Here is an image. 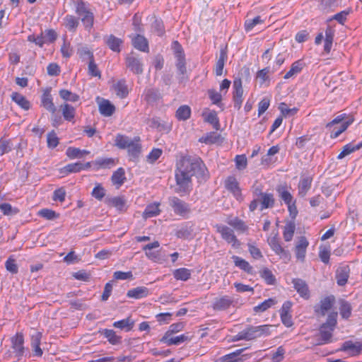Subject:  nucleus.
I'll list each match as a JSON object with an SVG mask.
<instances>
[{
    "label": "nucleus",
    "instance_id": "54",
    "mask_svg": "<svg viewBox=\"0 0 362 362\" xmlns=\"http://www.w3.org/2000/svg\"><path fill=\"white\" fill-rule=\"evenodd\" d=\"M276 300L273 298H268L265 300L262 303L256 305L254 308V311L256 313H262L267 310L268 308H271L272 305H275Z\"/></svg>",
    "mask_w": 362,
    "mask_h": 362
},
{
    "label": "nucleus",
    "instance_id": "22",
    "mask_svg": "<svg viewBox=\"0 0 362 362\" xmlns=\"http://www.w3.org/2000/svg\"><path fill=\"white\" fill-rule=\"evenodd\" d=\"M350 269L348 266L338 268L336 271V279L339 286H344L348 281Z\"/></svg>",
    "mask_w": 362,
    "mask_h": 362
},
{
    "label": "nucleus",
    "instance_id": "44",
    "mask_svg": "<svg viewBox=\"0 0 362 362\" xmlns=\"http://www.w3.org/2000/svg\"><path fill=\"white\" fill-rule=\"evenodd\" d=\"M295 230L296 225L293 222L289 221L285 225L283 231V236L285 241L289 242L292 240Z\"/></svg>",
    "mask_w": 362,
    "mask_h": 362
},
{
    "label": "nucleus",
    "instance_id": "33",
    "mask_svg": "<svg viewBox=\"0 0 362 362\" xmlns=\"http://www.w3.org/2000/svg\"><path fill=\"white\" fill-rule=\"evenodd\" d=\"M243 350V349H240L226 354L220 358L219 362H241L244 360L242 356H240Z\"/></svg>",
    "mask_w": 362,
    "mask_h": 362
},
{
    "label": "nucleus",
    "instance_id": "14",
    "mask_svg": "<svg viewBox=\"0 0 362 362\" xmlns=\"http://www.w3.org/2000/svg\"><path fill=\"white\" fill-rule=\"evenodd\" d=\"M233 300L229 296H223L216 298L213 303V308L216 310H225L233 303Z\"/></svg>",
    "mask_w": 362,
    "mask_h": 362
},
{
    "label": "nucleus",
    "instance_id": "59",
    "mask_svg": "<svg viewBox=\"0 0 362 362\" xmlns=\"http://www.w3.org/2000/svg\"><path fill=\"white\" fill-rule=\"evenodd\" d=\"M340 314L344 319H348L351 314V306L349 303L342 301L339 308Z\"/></svg>",
    "mask_w": 362,
    "mask_h": 362
},
{
    "label": "nucleus",
    "instance_id": "6",
    "mask_svg": "<svg viewBox=\"0 0 362 362\" xmlns=\"http://www.w3.org/2000/svg\"><path fill=\"white\" fill-rule=\"evenodd\" d=\"M169 205L176 215L187 217L190 213L189 205L176 197L169 198Z\"/></svg>",
    "mask_w": 362,
    "mask_h": 362
},
{
    "label": "nucleus",
    "instance_id": "57",
    "mask_svg": "<svg viewBox=\"0 0 362 362\" xmlns=\"http://www.w3.org/2000/svg\"><path fill=\"white\" fill-rule=\"evenodd\" d=\"M152 30L158 36H163L165 33L163 23L161 20L155 19L151 25Z\"/></svg>",
    "mask_w": 362,
    "mask_h": 362
},
{
    "label": "nucleus",
    "instance_id": "7",
    "mask_svg": "<svg viewBox=\"0 0 362 362\" xmlns=\"http://www.w3.org/2000/svg\"><path fill=\"white\" fill-rule=\"evenodd\" d=\"M11 348L13 349L16 356L18 357V360L20 361L25 351L23 334L21 332H17L11 338Z\"/></svg>",
    "mask_w": 362,
    "mask_h": 362
},
{
    "label": "nucleus",
    "instance_id": "13",
    "mask_svg": "<svg viewBox=\"0 0 362 362\" xmlns=\"http://www.w3.org/2000/svg\"><path fill=\"white\" fill-rule=\"evenodd\" d=\"M187 340H189V337L185 334L173 336V334H165L161 338L160 341L167 344L168 346H171L179 345Z\"/></svg>",
    "mask_w": 362,
    "mask_h": 362
},
{
    "label": "nucleus",
    "instance_id": "12",
    "mask_svg": "<svg viewBox=\"0 0 362 362\" xmlns=\"http://www.w3.org/2000/svg\"><path fill=\"white\" fill-rule=\"evenodd\" d=\"M292 284H293V288L301 298L305 300L309 299L310 296V289L308 285L304 280L298 278L293 279Z\"/></svg>",
    "mask_w": 362,
    "mask_h": 362
},
{
    "label": "nucleus",
    "instance_id": "23",
    "mask_svg": "<svg viewBox=\"0 0 362 362\" xmlns=\"http://www.w3.org/2000/svg\"><path fill=\"white\" fill-rule=\"evenodd\" d=\"M269 245L276 255L285 258L288 257V252L281 245L278 238L276 236L269 240Z\"/></svg>",
    "mask_w": 362,
    "mask_h": 362
},
{
    "label": "nucleus",
    "instance_id": "32",
    "mask_svg": "<svg viewBox=\"0 0 362 362\" xmlns=\"http://www.w3.org/2000/svg\"><path fill=\"white\" fill-rule=\"evenodd\" d=\"M126 180L124 170L122 168H118L112 175L111 180L117 188L120 187Z\"/></svg>",
    "mask_w": 362,
    "mask_h": 362
},
{
    "label": "nucleus",
    "instance_id": "38",
    "mask_svg": "<svg viewBox=\"0 0 362 362\" xmlns=\"http://www.w3.org/2000/svg\"><path fill=\"white\" fill-rule=\"evenodd\" d=\"M159 206L160 204L157 202L147 205L143 213V217L148 218L158 216L160 212Z\"/></svg>",
    "mask_w": 362,
    "mask_h": 362
},
{
    "label": "nucleus",
    "instance_id": "56",
    "mask_svg": "<svg viewBox=\"0 0 362 362\" xmlns=\"http://www.w3.org/2000/svg\"><path fill=\"white\" fill-rule=\"evenodd\" d=\"M203 116L204 117L205 121L210 123L214 127H216L219 124L218 118L216 111L211 110L207 112H204Z\"/></svg>",
    "mask_w": 362,
    "mask_h": 362
},
{
    "label": "nucleus",
    "instance_id": "41",
    "mask_svg": "<svg viewBox=\"0 0 362 362\" xmlns=\"http://www.w3.org/2000/svg\"><path fill=\"white\" fill-rule=\"evenodd\" d=\"M90 153L87 150H81L75 147H69L66 149V155L71 159L81 158Z\"/></svg>",
    "mask_w": 362,
    "mask_h": 362
},
{
    "label": "nucleus",
    "instance_id": "18",
    "mask_svg": "<svg viewBox=\"0 0 362 362\" xmlns=\"http://www.w3.org/2000/svg\"><path fill=\"white\" fill-rule=\"evenodd\" d=\"M334 303V296L325 297L320 300V306L318 308H315V312L324 316L326 313L332 308Z\"/></svg>",
    "mask_w": 362,
    "mask_h": 362
},
{
    "label": "nucleus",
    "instance_id": "4",
    "mask_svg": "<svg viewBox=\"0 0 362 362\" xmlns=\"http://www.w3.org/2000/svg\"><path fill=\"white\" fill-rule=\"evenodd\" d=\"M353 121L352 118L346 119V114H341L336 117L326 126L330 132V137L332 139L337 138L348 128Z\"/></svg>",
    "mask_w": 362,
    "mask_h": 362
},
{
    "label": "nucleus",
    "instance_id": "58",
    "mask_svg": "<svg viewBox=\"0 0 362 362\" xmlns=\"http://www.w3.org/2000/svg\"><path fill=\"white\" fill-rule=\"evenodd\" d=\"M160 98V92L156 89H148L145 92V99L148 103H153L156 101Z\"/></svg>",
    "mask_w": 362,
    "mask_h": 362
},
{
    "label": "nucleus",
    "instance_id": "24",
    "mask_svg": "<svg viewBox=\"0 0 362 362\" xmlns=\"http://www.w3.org/2000/svg\"><path fill=\"white\" fill-rule=\"evenodd\" d=\"M99 112L105 117L111 116L115 110V106L108 100L102 99L98 103Z\"/></svg>",
    "mask_w": 362,
    "mask_h": 362
},
{
    "label": "nucleus",
    "instance_id": "60",
    "mask_svg": "<svg viewBox=\"0 0 362 362\" xmlns=\"http://www.w3.org/2000/svg\"><path fill=\"white\" fill-rule=\"evenodd\" d=\"M337 315L338 314L337 312L330 313L328 315L327 321L324 324H322V325L334 329L337 325Z\"/></svg>",
    "mask_w": 362,
    "mask_h": 362
},
{
    "label": "nucleus",
    "instance_id": "55",
    "mask_svg": "<svg viewBox=\"0 0 362 362\" xmlns=\"http://www.w3.org/2000/svg\"><path fill=\"white\" fill-rule=\"evenodd\" d=\"M358 149L359 146H358V144L354 145L351 143L348 144L343 147V149L341 151V153L338 155L337 158L342 159L346 156L351 154V153Z\"/></svg>",
    "mask_w": 362,
    "mask_h": 362
},
{
    "label": "nucleus",
    "instance_id": "17",
    "mask_svg": "<svg viewBox=\"0 0 362 362\" xmlns=\"http://www.w3.org/2000/svg\"><path fill=\"white\" fill-rule=\"evenodd\" d=\"M308 241L305 237H300L296 244L295 252L297 259L303 261L305 257Z\"/></svg>",
    "mask_w": 362,
    "mask_h": 362
},
{
    "label": "nucleus",
    "instance_id": "34",
    "mask_svg": "<svg viewBox=\"0 0 362 362\" xmlns=\"http://www.w3.org/2000/svg\"><path fill=\"white\" fill-rule=\"evenodd\" d=\"M232 259L233 260V262L235 265V267L240 268V269L243 270L244 272L248 273V274H252L253 269L252 267L249 264L248 262L245 260L244 259L238 257V256H233Z\"/></svg>",
    "mask_w": 362,
    "mask_h": 362
},
{
    "label": "nucleus",
    "instance_id": "26",
    "mask_svg": "<svg viewBox=\"0 0 362 362\" xmlns=\"http://www.w3.org/2000/svg\"><path fill=\"white\" fill-rule=\"evenodd\" d=\"M79 25L78 18L68 14L63 18V25L70 32L75 33Z\"/></svg>",
    "mask_w": 362,
    "mask_h": 362
},
{
    "label": "nucleus",
    "instance_id": "42",
    "mask_svg": "<svg viewBox=\"0 0 362 362\" xmlns=\"http://www.w3.org/2000/svg\"><path fill=\"white\" fill-rule=\"evenodd\" d=\"M279 196L281 199L287 205L295 202L292 194L288 191L287 187L285 186H280L277 189Z\"/></svg>",
    "mask_w": 362,
    "mask_h": 362
},
{
    "label": "nucleus",
    "instance_id": "19",
    "mask_svg": "<svg viewBox=\"0 0 362 362\" xmlns=\"http://www.w3.org/2000/svg\"><path fill=\"white\" fill-rule=\"evenodd\" d=\"M260 211L266 209L272 208L274 205L275 199L272 193L260 192Z\"/></svg>",
    "mask_w": 362,
    "mask_h": 362
},
{
    "label": "nucleus",
    "instance_id": "47",
    "mask_svg": "<svg viewBox=\"0 0 362 362\" xmlns=\"http://www.w3.org/2000/svg\"><path fill=\"white\" fill-rule=\"evenodd\" d=\"M191 271L187 268H180L173 272V276L177 280L187 281L191 276Z\"/></svg>",
    "mask_w": 362,
    "mask_h": 362
},
{
    "label": "nucleus",
    "instance_id": "35",
    "mask_svg": "<svg viewBox=\"0 0 362 362\" xmlns=\"http://www.w3.org/2000/svg\"><path fill=\"white\" fill-rule=\"evenodd\" d=\"M334 330L332 328L322 325L320 329V342H319V344L330 343Z\"/></svg>",
    "mask_w": 362,
    "mask_h": 362
},
{
    "label": "nucleus",
    "instance_id": "10",
    "mask_svg": "<svg viewBox=\"0 0 362 362\" xmlns=\"http://www.w3.org/2000/svg\"><path fill=\"white\" fill-rule=\"evenodd\" d=\"M226 188L230 191L238 201L243 200V196L239 187V183L234 176H229L225 181Z\"/></svg>",
    "mask_w": 362,
    "mask_h": 362
},
{
    "label": "nucleus",
    "instance_id": "25",
    "mask_svg": "<svg viewBox=\"0 0 362 362\" xmlns=\"http://www.w3.org/2000/svg\"><path fill=\"white\" fill-rule=\"evenodd\" d=\"M133 46L144 52H148V42L147 40L142 35H136L134 36L132 40Z\"/></svg>",
    "mask_w": 362,
    "mask_h": 362
},
{
    "label": "nucleus",
    "instance_id": "45",
    "mask_svg": "<svg viewBox=\"0 0 362 362\" xmlns=\"http://www.w3.org/2000/svg\"><path fill=\"white\" fill-rule=\"evenodd\" d=\"M12 100L25 110H28L30 108L29 101L20 93H13L12 94Z\"/></svg>",
    "mask_w": 362,
    "mask_h": 362
},
{
    "label": "nucleus",
    "instance_id": "61",
    "mask_svg": "<svg viewBox=\"0 0 362 362\" xmlns=\"http://www.w3.org/2000/svg\"><path fill=\"white\" fill-rule=\"evenodd\" d=\"M13 145L9 140L0 139V155L3 156L12 150Z\"/></svg>",
    "mask_w": 362,
    "mask_h": 362
},
{
    "label": "nucleus",
    "instance_id": "8",
    "mask_svg": "<svg viewBox=\"0 0 362 362\" xmlns=\"http://www.w3.org/2000/svg\"><path fill=\"white\" fill-rule=\"evenodd\" d=\"M127 67L135 74H141L144 71V64L141 59L134 54L127 55L125 59Z\"/></svg>",
    "mask_w": 362,
    "mask_h": 362
},
{
    "label": "nucleus",
    "instance_id": "53",
    "mask_svg": "<svg viewBox=\"0 0 362 362\" xmlns=\"http://www.w3.org/2000/svg\"><path fill=\"white\" fill-rule=\"evenodd\" d=\"M176 66L181 74L186 72L185 54L183 52H178L176 54Z\"/></svg>",
    "mask_w": 362,
    "mask_h": 362
},
{
    "label": "nucleus",
    "instance_id": "51",
    "mask_svg": "<svg viewBox=\"0 0 362 362\" xmlns=\"http://www.w3.org/2000/svg\"><path fill=\"white\" fill-rule=\"evenodd\" d=\"M191 115L190 107L187 105L180 106L176 111V117L179 120H186Z\"/></svg>",
    "mask_w": 362,
    "mask_h": 362
},
{
    "label": "nucleus",
    "instance_id": "46",
    "mask_svg": "<svg viewBox=\"0 0 362 362\" xmlns=\"http://www.w3.org/2000/svg\"><path fill=\"white\" fill-rule=\"evenodd\" d=\"M264 23L261 16H257L252 19L248 18L245 21L244 27L246 32L251 31L255 26Z\"/></svg>",
    "mask_w": 362,
    "mask_h": 362
},
{
    "label": "nucleus",
    "instance_id": "15",
    "mask_svg": "<svg viewBox=\"0 0 362 362\" xmlns=\"http://www.w3.org/2000/svg\"><path fill=\"white\" fill-rule=\"evenodd\" d=\"M42 105L49 112L54 113L57 108L53 103V99L49 89H46L41 98Z\"/></svg>",
    "mask_w": 362,
    "mask_h": 362
},
{
    "label": "nucleus",
    "instance_id": "3",
    "mask_svg": "<svg viewBox=\"0 0 362 362\" xmlns=\"http://www.w3.org/2000/svg\"><path fill=\"white\" fill-rule=\"evenodd\" d=\"M75 13L81 20L84 28L90 32L93 27L95 16L88 4L83 1H75Z\"/></svg>",
    "mask_w": 362,
    "mask_h": 362
},
{
    "label": "nucleus",
    "instance_id": "2",
    "mask_svg": "<svg viewBox=\"0 0 362 362\" xmlns=\"http://www.w3.org/2000/svg\"><path fill=\"white\" fill-rule=\"evenodd\" d=\"M271 327V325H268L248 327L238 332L237 334L234 335L232 338V341H250L257 338L267 337L270 334Z\"/></svg>",
    "mask_w": 362,
    "mask_h": 362
},
{
    "label": "nucleus",
    "instance_id": "64",
    "mask_svg": "<svg viewBox=\"0 0 362 362\" xmlns=\"http://www.w3.org/2000/svg\"><path fill=\"white\" fill-rule=\"evenodd\" d=\"M5 267L7 271L11 274H14L18 273V268L14 259L9 257L5 262Z\"/></svg>",
    "mask_w": 362,
    "mask_h": 362
},
{
    "label": "nucleus",
    "instance_id": "40",
    "mask_svg": "<svg viewBox=\"0 0 362 362\" xmlns=\"http://www.w3.org/2000/svg\"><path fill=\"white\" fill-rule=\"evenodd\" d=\"M304 62L302 60H298L291 64L290 70L285 74L284 78L288 79L293 76L299 74L304 67Z\"/></svg>",
    "mask_w": 362,
    "mask_h": 362
},
{
    "label": "nucleus",
    "instance_id": "39",
    "mask_svg": "<svg viewBox=\"0 0 362 362\" xmlns=\"http://www.w3.org/2000/svg\"><path fill=\"white\" fill-rule=\"evenodd\" d=\"M227 59V52L225 49H222L220 51L219 57L216 63L215 74L216 76H221L225 65V62Z\"/></svg>",
    "mask_w": 362,
    "mask_h": 362
},
{
    "label": "nucleus",
    "instance_id": "63",
    "mask_svg": "<svg viewBox=\"0 0 362 362\" xmlns=\"http://www.w3.org/2000/svg\"><path fill=\"white\" fill-rule=\"evenodd\" d=\"M261 276L265 280L267 284L272 285L274 284L275 277L269 269H264L261 272Z\"/></svg>",
    "mask_w": 362,
    "mask_h": 362
},
{
    "label": "nucleus",
    "instance_id": "30",
    "mask_svg": "<svg viewBox=\"0 0 362 362\" xmlns=\"http://www.w3.org/2000/svg\"><path fill=\"white\" fill-rule=\"evenodd\" d=\"M312 178L310 177H302L298 184V195L301 197L305 196L311 187Z\"/></svg>",
    "mask_w": 362,
    "mask_h": 362
},
{
    "label": "nucleus",
    "instance_id": "31",
    "mask_svg": "<svg viewBox=\"0 0 362 362\" xmlns=\"http://www.w3.org/2000/svg\"><path fill=\"white\" fill-rule=\"evenodd\" d=\"M60 110L65 120L71 122L76 115V109L72 105L64 103L60 105Z\"/></svg>",
    "mask_w": 362,
    "mask_h": 362
},
{
    "label": "nucleus",
    "instance_id": "5",
    "mask_svg": "<svg viewBox=\"0 0 362 362\" xmlns=\"http://www.w3.org/2000/svg\"><path fill=\"white\" fill-rule=\"evenodd\" d=\"M215 228L216 231L221 234V238L225 241L228 244H230L233 247H239L240 245V241L237 239L233 229L221 224L216 225Z\"/></svg>",
    "mask_w": 362,
    "mask_h": 362
},
{
    "label": "nucleus",
    "instance_id": "21",
    "mask_svg": "<svg viewBox=\"0 0 362 362\" xmlns=\"http://www.w3.org/2000/svg\"><path fill=\"white\" fill-rule=\"evenodd\" d=\"M105 42L108 47L113 52H119L121 49L120 47L123 43L122 39L115 37L113 35H110L105 37Z\"/></svg>",
    "mask_w": 362,
    "mask_h": 362
},
{
    "label": "nucleus",
    "instance_id": "29",
    "mask_svg": "<svg viewBox=\"0 0 362 362\" xmlns=\"http://www.w3.org/2000/svg\"><path fill=\"white\" fill-rule=\"evenodd\" d=\"M91 165L90 162L82 163L81 162H77L74 163H70L66 165L64 170L67 173H78L83 170H87L90 168Z\"/></svg>",
    "mask_w": 362,
    "mask_h": 362
},
{
    "label": "nucleus",
    "instance_id": "11",
    "mask_svg": "<svg viewBox=\"0 0 362 362\" xmlns=\"http://www.w3.org/2000/svg\"><path fill=\"white\" fill-rule=\"evenodd\" d=\"M159 247V242L154 241L144 245L142 250L145 252V255L148 259L155 262H159L161 260L159 251H153V249L158 248Z\"/></svg>",
    "mask_w": 362,
    "mask_h": 362
},
{
    "label": "nucleus",
    "instance_id": "52",
    "mask_svg": "<svg viewBox=\"0 0 362 362\" xmlns=\"http://www.w3.org/2000/svg\"><path fill=\"white\" fill-rule=\"evenodd\" d=\"M228 223L236 230L244 232L247 229L245 222L237 217L228 220Z\"/></svg>",
    "mask_w": 362,
    "mask_h": 362
},
{
    "label": "nucleus",
    "instance_id": "37",
    "mask_svg": "<svg viewBox=\"0 0 362 362\" xmlns=\"http://www.w3.org/2000/svg\"><path fill=\"white\" fill-rule=\"evenodd\" d=\"M85 54L90 59L88 63V74L91 76L98 77L100 78L101 77V73L93 60V54L89 51H86Z\"/></svg>",
    "mask_w": 362,
    "mask_h": 362
},
{
    "label": "nucleus",
    "instance_id": "16",
    "mask_svg": "<svg viewBox=\"0 0 362 362\" xmlns=\"http://www.w3.org/2000/svg\"><path fill=\"white\" fill-rule=\"evenodd\" d=\"M150 294L149 289L145 286H138L127 291V296L134 299H141Z\"/></svg>",
    "mask_w": 362,
    "mask_h": 362
},
{
    "label": "nucleus",
    "instance_id": "28",
    "mask_svg": "<svg viewBox=\"0 0 362 362\" xmlns=\"http://www.w3.org/2000/svg\"><path fill=\"white\" fill-rule=\"evenodd\" d=\"M139 141L140 139L139 137H134V141L127 148L129 156L132 159L137 158L141 153V146Z\"/></svg>",
    "mask_w": 362,
    "mask_h": 362
},
{
    "label": "nucleus",
    "instance_id": "20",
    "mask_svg": "<svg viewBox=\"0 0 362 362\" xmlns=\"http://www.w3.org/2000/svg\"><path fill=\"white\" fill-rule=\"evenodd\" d=\"M42 339V333L40 332H35L31 336V346L33 349L35 356L41 357L43 351L40 348V342Z\"/></svg>",
    "mask_w": 362,
    "mask_h": 362
},
{
    "label": "nucleus",
    "instance_id": "9",
    "mask_svg": "<svg viewBox=\"0 0 362 362\" xmlns=\"http://www.w3.org/2000/svg\"><path fill=\"white\" fill-rule=\"evenodd\" d=\"M233 103L234 107L240 110L243 103V88L242 86V81L240 78H236L233 81Z\"/></svg>",
    "mask_w": 362,
    "mask_h": 362
},
{
    "label": "nucleus",
    "instance_id": "50",
    "mask_svg": "<svg viewBox=\"0 0 362 362\" xmlns=\"http://www.w3.org/2000/svg\"><path fill=\"white\" fill-rule=\"evenodd\" d=\"M103 334L112 344H118L121 341V337L117 336L113 329H105L103 330Z\"/></svg>",
    "mask_w": 362,
    "mask_h": 362
},
{
    "label": "nucleus",
    "instance_id": "1",
    "mask_svg": "<svg viewBox=\"0 0 362 362\" xmlns=\"http://www.w3.org/2000/svg\"><path fill=\"white\" fill-rule=\"evenodd\" d=\"M207 177V169L199 157L184 156L177 163L175 171L176 181L175 192L182 195L192 189V177Z\"/></svg>",
    "mask_w": 362,
    "mask_h": 362
},
{
    "label": "nucleus",
    "instance_id": "43",
    "mask_svg": "<svg viewBox=\"0 0 362 362\" xmlns=\"http://www.w3.org/2000/svg\"><path fill=\"white\" fill-rule=\"evenodd\" d=\"M133 141L134 139L124 135L118 134L115 138V145L119 148L127 149Z\"/></svg>",
    "mask_w": 362,
    "mask_h": 362
},
{
    "label": "nucleus",
    "instance_id": "36",
    "mask_svg": "<svg viewBox=\"0 0 362 362\" xmlns=\"http://www.w3.org/2000/svg\"><path fill=\"white\" fill-rule=\"evenodd\" d=\"M362 349V344L360 342H353L351 341H345L341 347V350L349 351L352 354H359Z\"/></svg>",
    "mask_w": 362,
    "mask_h": 362
},
{
    "label": "nucleus",
    "instance_id": "62",
    "mask_svg": "<svg viewBox=\"0 0 362 362\" xmlns=\"http://www.w3.org/2000/svg\"><path fill=\"white\" fill-rule=\"evenodd\" d=\"M279 108L282 115L285 117L293 115L298 111V109L296 107L288 108L285 103H280Z\"/></svg>",
    "mask_w": 362,
    "mask_h": 362
},
{
    "label": "nucleus",
    "instance_id": "48",
    "mask_svg": "<svg viewBox=\"0 0 362 362\" xmlns=\"http://www.w3.org/2000/svg\"><path fill=\"white\" fill-rule=\"evenodd\" d=\"M134 325V322L131 320L130 317H127L125 319L116 321L113 323V326L116 328H119L121 329H125L126 331H129L132 329Z\"/></svg>",
    "mask_w": 362,
    "mask_h": 362
},
{
    "label": "nucleus",
    "instance_id": "27",
    "mask_svg": "<svg viewBox=\"0 0 362 362\" xmlns=\"http://www.w3.org/2000/svg\"><path fill=\"white\" fill-rule=\"evenodd\" d=\"M112 88L116 95L120 98H124L129 94L128 87L124 80H119L115 83Z\"/></svg>",
    "mask_w": 362,
    "mask_h": 362
},
{
    "label": "nucleus",
    "instance_id": "49",
    "mask_svg": "<svg viewBox=\"0 0 362 362\" xmlns=\"http://www.w3.org/2000/svg\"><path fill=\"white\" fill-rule=\"evenodd\" d=\"M60 97L65 101L77 102L79 100V95L66 89L59 90Z\"/></svg>",
    "mask_w": 362,
    "mask_h": 362
}]
</instances>
